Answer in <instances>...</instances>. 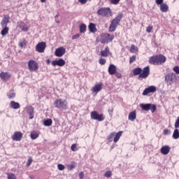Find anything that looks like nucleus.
Returning a JSON list of instances; mask_svg holds the SVG:
<instances>
[{
    "mask_svg": "<svg viewBox=\"0 0 179 179\" xmlns=\"http://www.w3.org/2000/svg\"><path fill=\"white\" fill-rule=\"evenodd\" d=\"M160 10L162 13H166L169 10V6L166 3H162L160 6Z\"/></svg>",
    "mask_w": 179,
    "mask_h": 179,
    "instance_id": "nucleus-26",
    "label": "nucleus"
},
{
    "mask_svg": "<svg viewBox=\"0 0 179 179\" xmlns=\"http://www.w3.org/2000/svg\"><path fill=\"white\" fill-rule=\"evenodd\" d=\"M28 68L30 71H37L38 69V64L34 60H29L28 62Z\"/></svg>",
    "mask_w": 179,
    "mask_h": 179,
    "instance_id": "nucleus-10",
    "label": "nucleus"
},
{
    "mask_svg": "<svg viewBox=\"0 0 179 179\" xmlns=\"http://www.w3.org/2000/svg\"><path fill=\"white\" fill-rule=\"evenodd\" d=\"M51 64L53 66H63L65 65L66 62L63 59H59V60L52 61Z\"/></svg>",
    "mask_w": 179,
    "mask_h": 179,
    "instance_id": "nucleus-16",
    "label": "nucleus"
},
{
    "mask_svg": "<svg viewBox=\"0 0 179 179\" xmlns=\"http://www.w3.org/2000/svg\"><path fill=\"white\" fill-rule=\"evenodd\" d=\"M90 117L92 120H95L99 122L103 121L105 119L103 114H99L97 111H92Z\"/></svg>",
    "mask_w": 179,
    "mask_h": 179,
    "instance_id": "nucleus-9",
    "label": "nucleus"
},
{
    "mask_svg": "<svg viewBox=\"0 0 179 179\" xmlns=\"http://www.w3.org/2000/svg\"><path fill=\"white\" fill-rule=\"evenodd\" d=\"M114 39L113 35H110L109 34H101V38L100 42L103 44L108 43L110 42H112Z\"/></svg>",
    "mask_w": 179,
    "mask_h": 179,
    "instance_id": "nucleus-5",
    "label": "nucleus"
},
{
    "mask_svg": "<svg viewBox=\"0 0 179 179\" xmlns=\"http://www.w3.org/2000/svg\"><path fill=\"white\" fill-rule=\"evenodd\" d=\"M175 128H176V129L179 128V117H178L177 118V120H176Z\"/></svg>",
    "mask_w": 179,
    "mask_h": 179,
    "instance_id": "nucleus-47",
    "label": "nucleus"
},
{
    "mask_svg": "<svg viewBox=\"0 0 179 179\" xmlns=\"http://www.w3.org/2000/svg\"><path fill=\"white\" fill-rule=\"evenodd\" d=\"M7 179H17L16 178V176H15V174L13 173H8L7 174Z\"/></svg>",
    "mask_w": 179,
    "mask_h": 179,
    "instance_id": "nucleus-37",
    "label": "nucleus"
},
{
    "mask_svg": "<svg viewBox=\"0 0 179 179\" xmlns=\"http://www.w3.org/2000/svg\"><path fill=\"white\" fill-rule=\"evenodd\" d=\"M27 113L29 114V119L31 120L34 118V108L32 106H29L27 108Z\"/></svg>",
    "mask_w": 179,
    "mask_h": 179,
    "instance_id": "nucleus-21",
    "label": "nucleus"
},
{
    "mask_svg": "<svg viewBox=\"0 0 179 179\" xmlns=\"http://www.w3.org/2000/svg\"><path fill=\"white\" fill-rule=\"evenodd\" d=\"M58 18V15H55V19L57 20Z\"/></svg>",
    "mask_w": 179,
    "mask_h": 179,
    "instance_id": "nucleus-58",
    "label": "nucleus"
},
{
    "mask_svg": "<svg viewBox=\"0 0 179 179\" xmlns=\"http://www.w3.org/2000/svg\"><path fill=\"white\" fill-rule=\"evenodd\" d=\"M46 48V43L45 42L38 43L36 46V50L38 52L43 53Z\"/></svg>",
    "mask_w": 179,
    "mask_h": 179,
    "instance_id": "nucleus-11",
    "label": "nucleus"
},
{
    "mask_svg": "<svg viewBox=\"0 0 179 179\" xmlns=\"http://www.w3.org/2000/svg\"><path fill=\"white\" fill-rule=\"evenodd\" d=\"M27 45V42L26 41L25 38H23L22 40H21L19 43V46L20 48H24L26 47V45Z\"/></svg>",
    "mask_w": 179,
    "mask_h": 179,
    "instance_id": "nucleus-31",
    "label": "nucleus"
},
{
    "mask_svg": "<svg viewBox=\"0 0 179 179\" xmlns=\"http://www.w3.org/2000/svg\"><path fill=\"white\" fill-rule=\"evenodd\" d=\"M150 73V69L149 66L145 67L143 70L141 68H135L133 70V74L134 76L139 75L138 79H145L149 76Z\"/></svg>",
    "mask_w": 179,
    "mask_h": 179,
    "instance_id": "nucleus-1",
    "label": "nucleus"
},
{
    "mask_svg": "<svg viewBox=\"0 0 179 179\" xmlns=\"http://www.w3.org/2000/svg\"><path fill=\"white\" fill-rule=\"evenodd\" d=\"M157 91V87L155 86H150L148 88H145L142 94L146 96L150 93H155Z\"/></svg>",
    "mask_w": 179,
    "mask_h": 179,
    "instance_id": "nucleus-13",
    "label": "nucleus"
},
{
    "mask_svg": "<svg viewBox=\"0 0 179 179\" xmlns=\"http://www.w3.org/2000/svg\"><path fill=\"white\" fill-rule=\"evenodd\" d=\"M164 2V0H156V3L157 5H162Z\"/></svg>",
    "mask_w": 179,
    "mask_h": 179,
    "instance_id": "nucleus-52",
    "label": "nucleus"
},
{
    "mask_svg": "<svg viewBox=\"0 0 179 179\" xmlns=\"http://www.w3.org/2000/svg\"><path fill=\"white\" fill-rule=\"evenodd\" d=\"M176 80V76L173 73H169L165 76V82L168 86L171 85L175 82Z\"/></svg>",
    "mask_w": 179,
    "mask_h": 179,
    "instance_id": "nucleus-7",
    "label": "nucleus"
},
{
    "mask_svg": "<svg viewBox=\"0 0 179 179\" xmlns=\"http://www.w3.org/2000/svg\"><path fill=\"white\" fill-rule=\"evenodd\" d=\"M115 133H114V132L110 133V135L108 136V138H107L108 141H110V142L113 141V138L115 136Z\"/></svg>",
    "mask_w": 179,
    "mask_h": 179,
    "instance_id": "nucleus-38",
    "label": "nucleus"
},
{
    "mask_svg": "<svg viewBox=\"0 0 179 179\" xmlns=\"http://www.w3.org/2000/svg\"><path fill=\"white\" fill-rule=\"evenodd\" d=\"M3 29L1 31V34L4 36L9 34V27H2Z\"/></svg>",
    "mask_w": 179,
    "mask_h": 179,
    "instance_id": "nucleus-29",
    "label": "nucleus"
},
{
    "mask_svg": "<svg viewBox=\"0 0 179 179\" xmlns=\"http://www.w3.org/2000/svg\"><path fill=\"white\" fill-rule=\"evenodd\" d=\"M173 138L174 139H178L179 138V131L178 129L176 128L174 131H173Z\"/></svg>",
    "mask_w": 179,
    "mask_h": 179,
    "instance_id": "nucleus-33",
    "label": "nucleus"
},
{
    "mask_svg": "<svg viewBox=\"0 0 179 179\" xmlns=\"http://www.w3.org/2000/svg\"><path fill=\"white\" fill-rule=\"evenodd\" d=\"M10 19V17H9V15H4L1 22V27H8V24L10 22V21L9 20Z\"/></svg>",
    "mask_w": 179,
    "mask_h": 179,
    "instance_id": "nucleus-14",
    "label": "nucleus"
},
{
    "mask_svg": "<svg viewBox=\"0 0 179 179\" xmlns=\"http://www.w3.org/2000/svg\"><path fill=\"white\" fill-rule=\"evenodd\" d=\"M152 29H153V27H152V26H149V27H147L146 31H147L148 33H151L152 31Z\"/></svg>",
    "mask_w": 179,
    "mask_h": 179,
    "instance_id": "nucleus-49",
    "label": "nucleus"
},
{
    "mask_svg": "<svg viewBox=\"0 0 179 179\" xmlns=\"http://www.w3.org/2000/svg\"><path fill=\"white\" fill-rule=\"evenodd\" d=\"M23 138V134L20 131H15L11 138L15 141H20Z\"/></svg>",
    "mask_w": 179,
    "mask_h": 179,
    "instance_id": "nucleus-12",
    "label": "nucleus"
},
{
    "mask_svg": "<svg viewBox=\"0 0 179 179\" xmlns=\"http://www.w3.org/2000/svg\"><path fill=\"white\" fill-rule=\"evenodd\" d=\"M45 1H46V0H41V3H44V2H45Z\"/></svg>",
    "mask_w": 179,
    "mask_h": 179,
    "instance_id": "nucleus-57",
    "label": "nucleus"
},
{
    "mask_svg": "<svg viewBox=\"0 0 179 179\" xmlns=\"http://www.w3.org/2000/svg\"><path fill=\"white\" fill-rule=\"evenodd\" d=\"M104 176L106 178H110L112 176V173L110 171H108L105 173Z\"/></svg>",
    "mask_w": 179,
    "mask_h": 179,
    "instance_id": "nucleus-42",
    "label": "nucleus"
},
{
    "mask_svg": "<svg viewBox=\"0 0 179 179\" xmlns=\"http://www.w3.org/2000/svg\"><path fill=\"white\" fill-rule=\"evenodd\" d=\"M173 70L177 74H179V66H174V68L173 69Z\"/></svg>",
    "mask_w": 179,
    "mask_h": 179,
    "instance_id": "nucleus-50",
    "label": "nucleus"
},
{
    "mask_svg": "<svg viewBox=\"0 0 179 179\" xmlns=\"http://www.w3.org/2000/svg\"><path fill=\"white\" fill-rule=\"evenodd\" d=\"M80 37V34H76V35H75V36H72V39L73 40H75V39H77V38H78Z\"/></svg>",
    "mask_w": 179,
    "mask_h": 179,
    "instance_id": "nucleus-53",
    "label": "nucleus"
},
{
    "mask_svg": "<svg viewBox=\"0 0 179 179\" xmlns=\"http://www.w3.org/2000/svg\"><path fill=\"white\" fill-rule=\"evenodd\" d=\"M140 107L142 108L143 110H145V111H148L150 110L152 113H155V111L157 109L156 106L151 103H147V104L141 103L140 104Z\"/></svg>",
    "mask_w": 179,
    "mask_h": 179,
    "instance_id": "nucleus-8",
    "label": "nucleus"
},
{
    "mask_svg": "<svg viewBox=\"0 0 179 179\" xmlns=\"http://www.w3.org/2000/svg\"><path fill=\"white\" fill-rule=\"evenodd\" d=\"M52 124V120L51 119H48L43 122V124L46 127H50Z\"/></svg>",
    "mask_w": 179,
    "mask_h": 179,
    "instance_id": "nucleus-35",
    "label": "nucleus"
},
{
    "mask_svg": "<svg viewBox=\"0 0 179 179\" xmlns=\"http://www.w3.org/2000/svg\"><path fill=\"white\" fill-rule=\"evenodd\" d=\"M120 0H110V3L113 5H117Z\"/></svg>",
    "mask_w": 179,
    "mask_h": 179,
    "instance_id": "nucleus-45",
    "label": "nucleus"
},
{
    "mask_svg": "<svg viewBox=\"0 0 179 179\" xmlns=\"http://www.w3.org/2000/svg\"><path fill=\"white\" fill-rule=\"evenodd\" d=\"M170 133H171V131L169 129H166L164 130V135H168Z\"/></svg>",
    "mask_w": 179,
    "mask_h": 179,
    "instance_id": "nucleus-51",
    "label": "nucleus"
},
{
    "mask_svg": "<svg viewBox=\"0 0 179 179\" xmlns=\"http://www.w3.org/2000/svg\"><path fill=\"white\" fill-rule=\"evenodd\" d=\"M170 147L168 145L163 146L161 148V152L164 155H168L170 152Z\"/></svg>",
    "mask_w": 179,
    "mask_h": 179,
    "instance_id": "nucleus-22",
    "label": "nucleus"
},
{
    "mask_svg": "<svg viewBox=\"0 0 179 179\" xmlns=\"http://www.w3.org/2000/svg\"><path fill=\"white\" fill-rule=\"evenodd\" d=\"M31 162H32V158L31 157H29L27 162V166H30V165H31Z\"/></svg>",
    "mask_w": 179,
    "mask_h": 179,
    "instance_id": "nucleus-43",
    "label": "nucleus"
},
{
    "mask_svg": "<svg viewBox=\"0 0 179 179\" xmlns=\"http://www.w3.org/2000/svg\"><path fill=\"white\" fill-rule=\"evenodd\" d=\"M56 22L58 23V24L60 23L59 20H56Z\"/></svg>",
    "mask_w": 179,
    "mask_h": 179,
    "instance_id": "nucleus-59",
    "label": "nucleus"
},
{
    "mask_svg": "<svg viewBox=\"0 0 179 179\" xmlns=\"http://www.w3.org/2000/svg\"><path fill=\"white\" fill-rule=\"evenodd\" d=\"M39 136V133L36 131H33L31 132L30 137L32 140L36 139Z\"/></svg>",
    "mask_w": 179,
    "mask_h": 179,
    "instance_id": "nucleus-27",
    "label": "nucleus"
},
{
    "mask_svg": "<svg viewBox=\"0 0 179 179\" xmlns=\"http://www.w3.org/2000/svg\"><path fill=\"white\" fill-rule=\"evenodd\" d=\"M122 14H119L115 19L112 20L108 29L110 32H113L115 31V29L117 27V25L120 24L121 20L122 19Z\"/></svg>",
    "mask_w": 179,
    "mask_h": 179,
    "instance_id": "nucleus-3",
    "label": "nucleus"
},
{
    "mask_svg": "<svg viewBox=\"0 0 179 179\" xmlns=\"http://www.w3.org/2000/svg\"><path fill=\"white\" fill-rule=\"evenodd\" d=\"M109 52H110L109 48L107 46L106 47L104 50L101 51L100 55L101 57H107L108 56Z\"/></svg>",
    "mask_w": 179,
    "mask_h": 179,
    "instance_id": "nucleus-23",
    "label": "nucleus"
},
{
    "mask_svg": "<svg viewBox=\"0 0 179 179\" xmlns=\"http://www.w3.org/2000/svg\"><path fill=\"white\" fill-rule=\"evenodd\" d=\"M54 106L58 109L66 110L68 108V103L66 100H62V99L55 100L54 101Z\"/></svg>",
    "mask_w": 179,
    "mask_h": 179,
    "instance_id": "nucleus-4",
    "label": "nucleus"
},
{
    "mask_svg": "<svg viewBox=\"0 0 179 179\" xmlns=\"http://www.w3.org/2000/svg\"><path fill=\"white\" fill-rule=\"evenodd\" d=\"M114 75L118 78L120 79L122 78V76L120 73L117 72V71H115V73Z\"/></svg>",
    "mask_w": 179,
    "mask_h": 179,
    "instance_id": "nucleus-44",
    "label": "nucleus"
},
{
    "mask_svg": "<svg viewBox=\"0 0 179 179\" xmlns=\"http://www.w3.org/2000/svg\"><path fill=\"white\" fill-rule=\"evenodd\" d=\"M10 106L11 108L14 109H19L20 108V104L17 102H15L14 101H10Z\"/></svg>",
    "mask_w": 179,
    "mask_h": 179,
    "instance_id": "nucleus-25",
    "label": "nucleus"
},
{
    "mask_svg": "<svg viewBox=\"0 0 179 179\" xmlns=\"http://www.w3.org/2000/svg\"><path fill=\"white\" fill-rule=\"evenodd\" d=\"M10 77H12V75H10V73L8 72H1L0 73V78L3 80L7 81L8 80L10 79Z\"/></svg>",
    "mask_w": 179,
    "mask_h": 179,
    "instance_id": "nucleus-17",
    "label": "nucleus"
},
{
    "mask_svg": "<svg viewBox=\"0 0 179 179\" xmlns=\"http://www.w3.org/2000/svg\"><path fill=\"white\" fill-rule=\"evenodd\" d=\"M5 1H10V0H5Z\"/></svg>",
    "mask_w": 179,
    "mask_h": 179,
    "instance_id": "nucleus-60",
    "label": "nucleus"
},
{
    "mask_svg": "<svg viewBox=\"0 0 179 179\" xmlns=\"http://www.w3.org/2000/svg\"><path fill=\"white\" fill-rule=\"evenodd\" d=\"M57 167L59 171H63L65 169L64 166L61 164H58Z\"/></svg>",
    "mask_w": 179,
    "mask_h": 179,
    "instance_id": "nucleus-48",
    "label": "nucleus"
},
{
    "mask_svg": "<svg viewBox=\"0 0 179 179\" xmlns=\"http://www.w3.org/2000/svg\"><path fill=\"white\" fill-rule=\"evenodd\" d=\"M76 166V163L75 162H72L71 164L67 165V168L69 170L71 171L75 169Z\"/></svg>",
    "mask_w": 179,
    "mask_h": 179,
    "instance_id": "nucleus-34",
    "label": "nucleus"
},
{
    "mask_svg": "<svg viewBox=\"0 0 179 179\" xmlns=\"http://www.w3.org/2000/svg\"><path fill=\"white\" fill-rule=\"evenodd\" d=\"M17 26L21 29V30L22 31H29V27H27L26 23H24V22H18L17 23Z\"/></svg>",
    "mask_w": 179,
    "mask_h": 179,
    "instance_id": "nucleus-18",
    "label": "nucleus"
},
{
    "mask_svg": "<svg viewBox=\"0 0 179 179\" xmlns=\"http://www.w3.org/2000/svg\"><path fill=\"white\" fill-rule=\"evenodd\" d=\"M88 29L90 32L95 33L97 31V29L96 28V25L94 23H90L88 26Z\"/></svg>",
    "mask_w": 179,
    "mask_h": 179,
    "instance_id": "nucleus-24",
    "label": "nucleus"
},
{
    "mask_svg": "<svg viewBox=\"0 0 179 179\" xmlns=\"http://www.w3.org/2000/svg\"><path fill=\"white\" fill-rule=\"evenodd\" d=\"M72 151L76 152L78 150L77 145L76 143L73 144L71 147Z\"/></svg>",
    "mask_w": 179,
    "mask_h": 179,
    "instance_id": "nucleus-41",
    "label": "nucleus"
},
{
    "mask_svg": "<svg viewBox=\"0 0 179 179\" xmlns=\"http://www.w3.org/2000/svg\"><path fill=\"white\" fill-rule=\"evenodd\" d=\"M136 56L133 55L132 57H131L129 58V64H132L133 62H134L136 61Z\"/></svg>",
    "mask_w": 179,
    "mask_h": 179,
    "instance_id": "nucleus-39",
    "label": "nucleus"
},
{
    "mask_svg": "<svg viewBox=\"0 0 179 179\" xmlns=\"http://www.w3.org/2000/svg\"><path fill=\"white\" fill-rule=\"evenodd\" d=\"M83 177H84V173L81 171V172L79 173V178H80V179H83Z\"/></svg>",
    "mask_w": 179,
    "mask_h": 179,
    "instance_id": "nucleus-54",
    "label": "nucleus"
},
{
    "mask_svg": "<svg viewBox=\"0 0 179 179\" xmlns=\"http://www.w3.org/2000/svg\"><path fill=\"white\" fill-rule=\"evenodd\" d=\"M129 51L131 53H136V52H137L138 51V48L136 45H131Z\"/></svg>",
    "mask_w": 179,
    "mask_h": 179,
    "instance_id": "nucleus-32",
    "label": "nucleus"
},
{
    "mask_svg": "<svg viewBox=\"0 0 179 179\" xmlns=\"http://www.w3.org/2000/svg\"><path fill=\"white\" fill-rule=\"evenodd\" d=\"M87 0H78L81 4H85Z\"/></svg>",
    "mask_w": 179,
    "mask_h": 179,
    "instance_id": "nucleus-55",
    "label": "nucleus"
},
{
    "mask_svg": "<svg viewBox=\"0 0 179 179\" xmlns=\"http://www.w3.org/2000/svg\"><path fill=\"white\" fill-rule=\"evenodd\" d=\"M50 60L48 59H47V61H46V64H48V65H49L50 64Z\"/></svg>",
    "mask_w": 179,
    "mask_h": 179,
    "instance_id": "nucleus-56",
    "label": "nucleus"
},
{
    "mask_svg": "<svg viewBox=\"0 0 179 179\" xmlns=\"http://www.w3.org/2000/svg\"><path fill=\"white\" fill-rule=\"evenodd\" d=\"M136 118V110L131 112L129 115V120L134 121Z\"/></svg>",
    "mask_w": 179,
    "mask_h": 179,
    "instance_id": "nucleus-28",
    "label": "nucleus"
},
{
    "mask_svg": "<svg viewBox=\"0 0 179 179\" xmlns=\"http://www.w3.org/2000/svg\"><path fill=\"white\" fill-rule=\"evenodd\" d=\"M166 60V58L163 55H157L151 57L149 63L152 65H162L165 63Z\"/></svg>",
    "mask_w": 179,
    "mask_h": 179,
    "instance_id": "nucleus-2",
    "label": "nucleus"
},
{
    "mask_svg": "<svg viewBox=\"0 0 179 179\" xmlns=\"http://www.w3.org/2000/svg\"><path fill=\"white\" fill-rule=\"evenodd\" d=\"M108 73L111 76L114 75L117 71V67L113 64H110L108 69Z\"/></svg>",
    "mask_w": 179,
    "mask_h": 179,
    "instance_id": "nucleus-19",
    "label": "nucleus"
},
{
    "mask_svg": "<svg viewBox=\"0 0 179 179\" xmlns=\"http://www.w3.org/2000/svg\"><path fill=\"white\" fill-rule=\"evenodd\" d=\"M102 83H100L99 84L95 85L94 87L92 89V91L93 92H96L98 93L99 92H100L102 89Z\"/></svg>",
    "mask_w": 179,
    "mask_h": 179,
    "instance_id": "nucleus-20",
    "label": "nucleus"
},
{
    "mask_svg": "<svg viewBox=\"0 0 179 179\" xmlns=\"http://www.w3.org/2000/svg\"><path fill=\"white\" fill-rule=\"evenodd\" d=\"M178 100H179V96H178Z\"/></svg>",
    "mask_w": 179,
    "mask_h": 179,
    "instance_id": "nucleus-61",
    "label": "nucleus"
},
{
    "mask_svg": "<svg viewBox=\"0 0 179 179\" xmlns=\"http://www.w3.org/2000/svg\"><path fill=\"white\" fill-rule=\"evenodd\" d=\"M86 29H87V27L85 24H82L80 26V32L81 34L83 33H85L86 31Z\"/></svg>",
    "mask_w": 179,
    "mask_h": 179,
    "instance_id": "nucleus-36",
    "label": "nucleus"
},
{
    "mask_svg": "<svg viewBox=\"0 0 179 179\" xmlns=\"http://www.w3.org/2000/svg\"><path fill=\"white\" fill-rule=\"evenodd\" d=\"M65 52H66L65 48H64L63 47H60L56 49L55 55L56 57H62L65 54Z\"/></svg>",
    "mask_w": 179,
    "mask_h": 179,
    "instance_id": "nucleus-15",
    "label": "nucleus"
},
{
    "mask_svg": "<svg viewBox=\"0 0 179 179\" xmlns=\"http://www.w3.org/2000/svg\"><path fill=\"white\" fill-rule=\"evenodd\" d=\"M8 99H12L16 96V94L15 93H11L8 94Z\"/></svg>",
    "mask_w": 179,
    "mask_h": 179,
    "instance_id": "nucleus-46",
    "label": "nucleus"
},
{
    "mask_svg": "<svg viewBox=\"0 0 179 179\" xmlns=\"http://www.w3.org/2000/svg\"><path fill=\"white\" fill-rule=\"evenodd\" d=\"M97 14L102 17H108L112 15V12L110 8H101L97 11Z\"/></svg>",
    "mask_w": 179,
    "mask_h": 179,
    "instance_id": "nucleus-6",
    "label": "nucleus"
},
{
    "mask_svg": "<svg viewBox=\"0 0 179 179\" xmlns=\"http://www.w3.org/2000/svg\"><path fill=\"white\" fill-rule=\"evenodd\" d=\"M122 134V131H119L118 133L115 134V138L113 139L114 143H117L118 141V140L121 137Z\"/></svg>",
    "mask_w": 179,
    "mask_h": 179,
    "instance_id": "nucleus-30",
    "label": "nucleus"
},
{
    "mask_svg": "<svg viewBox=\"0 0 179 179\" xmlns=\"http://www.w3.org/2000/svg\"><path fill=\"white\" fill-rule=\"evenodd\" d=\"M99 63L101 65H104L106 63V60L105 59L100 58V59L99 60Z\"/></svg>",
    "mask_w": 179,
    "mask_h": 179,
    "instance_id": "nucleus-40",
    "label": "nucleus"
}]
</instances>
